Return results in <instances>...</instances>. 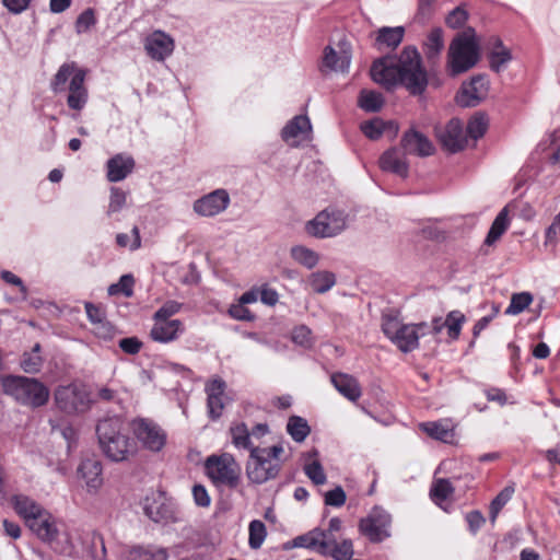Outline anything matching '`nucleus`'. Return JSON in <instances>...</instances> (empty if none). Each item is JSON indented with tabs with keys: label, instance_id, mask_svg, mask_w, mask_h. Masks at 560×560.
Here are the masks:
<instances>
[{
	"label": "nucleus",
	"instance_id": "nucleus-1",
	"mask_svg": "<svg viewBox=\"0 0 560 560\" xmlns=\"http://www.w3.org/2000/svg\"><path fill=\"white\" fill-rule=\"evenodd\" d=\"M371 77L375 83L387 90L400 83L413 95L422 94L428 85L420 54L412 46L404 48L397 62L389 57L374 61Z\"/></svg>",
	"mask_w": 560,
	"mask_h": 560
},
{
	"label": "nucleus",
	"instance_id": "nucleus-2",
	"mask_svg": "<svg viewBox=\"0 0 560 560\" xmlns=\"http://www.w3.org/2000/svg\"><path fill=\"white\" fill-rule=\"evenodd\" d=\"M96 434L101 451L112 462H126L137 454V444L125 432L119 418L101 420L96 425Z\"/></svg>",
	"mask_w": 560,
	"mask_h": 560
},
{
	"label": "nucleus",
	"instance_id": "nucleus-3",
	"mask_svg": "<svg viewBox=\"0 0 560 560\" xmlns=\"http://www.w3.org/2000/svg\"><path fill=\"white\" fill-rule=\"evenodd\" d=\"M1 384L3 393L21 406L36 409L45 406L49 400V388L37 378L7 375L2 377Z\"/></svg>",
	"mask_w": 560,
	"mask_h": 560
},
{
	"label": "nucleus",
	"instance_id": "nucleus-4",
	"mask_svg": "<svg viewBox=\"0 0 560 560\" xmlns=\"http://www.w3.org/2000/svg\"><path fill=\"white\" fill-rule=\"evenodd\" d=\"M480 58V46L474 28H466L457 34L447 51V70L456 77L470 70Z\"/></svg>",
	"mask_w": 560,
	"mask_h": 560
},
{
	"label": "nucleus",
	"instance_id": "nucleus-5",
	"mask_svg": "<svg viewBox=\"0 0 560 560\" xmlns=\"http://www.w3.org/2000/svg\"><path fill=\"white\" fill-rule=\"evenodd\" d=\"M86 71L78 68L74 62L63 63L50 82L54 93L65 91V84L69 80L67 105L70 109L81 112L89 101V92L85 86Z\"/></svg>",
	"mask_w": 560,
	"mask_h": 560
},
{
	"label": "nucleus",
	"instance_id": "nucleus-6",
	"mask_svg": "<svg viewBox=\"0 0 560 560\" xmlns=\"http://www.w3.org/2000/svg\"><path fill=\"white\" fill-rule=\"evenodd\" d=\"M28 528L38 539L50 546L60 555L70 556L73 552V544L65 524L45 510L32 522Z\"/></svg>",
	"mask_w": 560,
	"mask_h": 560
},
{
	"label": "nucleus",
	"instance_id": "nucleus-7",
	"mask_svg": "<svg viewBox=\"0 0 560 560\" xmlns=\"http://www.w3.org/2000/svg\"><path fill=\"white\" fill-rule=\"evenodd\" d=\"M283 452L282 445L253 448L246 463L248 480L255 485H262L275 479L281 469L280 456Z\"/></svg>",
	"mask_w": 560,
	"mask_h": 560
},
{
	"label": "nucleus",
	"instance_id": "nucleus-8",
	"mask_svg": "<svg viewBox=\"0 0 560 560\" xmlns=\"http://www.w3.org/2000/svg\"><path fill=\"white\" fill-rule=\"evenodd\" d=\"M382 331L402 352L413 351L419 347V338L429 332L427 323L404 324L395 314L382 316Z\"/></svg>",
	"mask_w": 560,
	"mask_h": 560
},
{
	"label": "nucleus",
	"instance_id": "nucleus-9",
	"mask_svg": "<svg viewBox=\"0 0 560 560\" xmlns=\"http://www.w3.org/2000/svg\"><path fill=\"white\" fill-rule=\"evenodd\" d=\"M207 476L217 487L236 488L241 478V466L229 453L211 455L206 459Z\"/></svg>",
	"mask_w": 560,
	"mask_h": 560
},
{
	"label": "nucleus",
	"instance_id": "nucleus-10",
	"mask_svg": "<svg viewBox=\"0 0 560 560\" xmlns=\"http://www.w3.org/2000/svg\"><path fill=\"white\" fill-rule=\"evenodd\" d=\"M348 224V215L345 211L327 208L310 220L305 230L307 234L317 238L335 237L343 232Z\"/></svg>",
	"mask_w": 560,
	"mask_h": 560
},
{
	"label": "nucleus",
	"instance_id": "nucleus-11",
	"mask_svg": "<svg viewBox=\"0 0 560 560\" xmlns=\"http://www.w3.org/2000/svg\"><path fill=\"white\" fill-rule=\"evenodd\" d=\"M56 407L67 415L83 413L91 407L86 387L80 383L58 386L54 393Z\"/></svg>",
	"mask_w": 560,
	"mask_h": 560
},
{
	"label": "nucleus",
	"instance_id": "nucleus-12",
	"mask_svg": "<svg viewBox=\"0 0 560 560\" xmlns=\"http://www.w3.org/2000/svg\"><path fill=\"white\" fill-rule=\"evenodd\" d=\"M392 516L380 506L371 510L359 523V530L371 542H381L390 536Z\"/></svg>",
	"mask_w": 560,
	"mask_h": 560
},
{
	"label": "nucleus",
	"instance_id": "nucleus-13",
	"mask_svg": "<svg viewBox=\"0 0 560 560\" xmlns=\"http://www.w3.org/2000/svg\"><path fill=\"white\" fill-rule=\"evenodd\" d=\"M132 431L137 440L143 445V447L152 452H159L165 445L166 434L156 423L150 420H133Z\"/></svg>",
	"mask_w": 560,
	"mask_h": 560
},
{
	"label": "nucleus",
	"instance_id": "nucleus-14",
	"mask_svg": "<svg viewBox=\"0 0 560 560\" xmlns=\"http://www.w3.org/2000/svg\"><path fill=\"white\" fill-rule=\"evenodd\" d=\"M147 55L155 61H164L175 48L174 38L161 30L149 34L143 43Z\"/></svg>",
	"mask_w": 560,
	"mask_h": 560
},
{
	"label": "nucleus",
	"instance_id": "nucleus-15",
	"mask_svg": "<svg viewBox=\"0 0 560 560\" xmlns=\"http://www.w3.org/2000/svg\"><path fill=\"white\" fill-rule=\"evenodd\" d=\"M435 133L442 147L448 152H458L467 144V137L458 119H451L444 127H438Z\"/></svg>",
	"mask_w": 560,
	"mask_h": 560
},
{
	"label": "nucleus",
	"instance_id": "nucleus-16",
	"mask_svg": "<svg viewBox=\"0 0 560 560\" xmlns=\"http://www.w3.org/2000/svg\"><path fill=\"white\" fill-rule=\"evenodd\" d=\"M230 205V196L225 189H215L194 202V211L201 217H214L223 212Z\"/></svg>",
	"mask_w": 560,
	"mask_h": 560
},
{
	"label": "nucleus",
	"instance_id": "nucleus-17",
	"mask_svg": "<svg viewBox=\"0 0 560 560\" xmlns=\"http://www.w3.org/2000/svg\"><path fill=\"white\" fill-rule=\"evenodd\" d=\"M489 81L485 75H476L469 82L463 83L457 103L464 107L478 105L488 94Z\"/></svg>",
	"mask_w": 560,
	"mask_h": 560
},
{
	"label": "nucleus",
	"instance_id": "nucleus-18",
	"mask_svg": "<svg viewBox=\"0 0 560 560\" xmlns=\"http://www.w3.org/2000/svg\"><path fill=\"white\" fill-rule=\"evenodd\" d=\"M312 132V125L307 116L299 115L293 117L283 127L281 137L291 147H298L302 141L308 140Z\"/></svg>",
	"mask_w": 560,
	"mask_h": 560
},
{
	"label": "nucleus",
	"instance_id": "nucleus-19",
	"mask_svg": "<svg viewBox=\"0 0 560 560\" xmlns=\"http://www.w3.org/2000/svg\"><path fill=\"white\" fill-rule=\"evenodd\" d=\"M153 322L150 337L160 343L175 341L185 330L184 324L179 319L153 318Z\"/></svg>",
	"mask_w": 560,
	"mask_h": 560
},
{
	"label": "nucleus",
	"instance_id": "nucleus-20",
	"mask_svg": "<svg viewBox=\"0 0 560 560\" xmlns=\"http://www.w3.org/2000/svg\"><path fill=\"white\" fill-rule=\"evenodd\" d=\"M400 143L407 154L429 156L434 153L433 143L423 133L416 129L406 131Z\"/></svg>",
	"mask_w": 560,
	"mask_h": 560
},
{
	"label": "nucleus",
	"instance_id": "nucleus-21",
	"mask_svg": "<svg viewBox=\"0 0 560 560\" xmlns=\"http://www.w3.org/2000/svg\"><path fill=\"white\" fill-rule=\"evenodd\" d=\"M78 472L85 481L89 493H96L103 486V466L96 458H85L81 462Z\"/></svg>",
	"mask_w": 560,
	"mask_h": 560
},
{
	"label": "nucleus",
	"instance_id": "nucleus-22",
	"mask_svg": "<svg viewBox=\"0 0 560 560\" xmlns=\"http://www.w3.org/2000/svg\"><path fill=\"white\" fill-rule=\"evenodd\" d=\"M405 150L390 148L385 151L378 161L382 171L394 173L400 177H407L409 165L406 160Z\"/></svg>",
	"mask_w": 560,
	"mask_h": 560
},
{
	"label": "nucleus",
	"instance_id": "nucleus-23",
	"mask_svg": "<svg viewBox=\"0 0 560 560\" xmlns=\"http://www.w3.org/2000/svg\"><path fill=\"white\" fill-rule=\"evenodd\" d=\"M225 383L221 378H213L206 385L207 406L212 419L221 417L224 409Z\"/></svg>",
	"mask_w": 560,
	"mask_h": 560
},
{
	"label": "nucleus",
	"instance_id": "nucleus-24",
	"mask_svg": "<svg viewBox=\"0 0 560 560\" xmlns=\"http://www.w3.org/2000/svg\"><path fill=\"white\" fill-rule=\"evenodd\" d=\"M143 510L153 522H164L172 517V508L162 493H153L144 499Z\"/></svg>",
	"mask_w": 560,
	"mask_h": 560
},
{
	"label": "nucleus",
	"instance_id": "nucleus-25",
	"mask_svg": "<svg viewBox=\"0 0 560 560\" xmlns=\"http://www.w3.org/2000/svg\"><path fill=\"white\" fill-rule=\"evenodd\" d=\"M11 503L14 511L25 521L27 526L46 510L33 499L23 494L13 495Z\"/></svg>",
	"mask_w": 560,
	"mask_h": 560
},
{
	"label": "nucleus",
	"instance_id": "nucleus-26",
	"mask_svg": "<svg viewBox=\"0 0 560 560\" xmlns=\"http://www.w3.org/2000/svg\"><path fill=\"white\" fill-rule=\"evenodd\" d=\"M135 160L125 154H116L107 161V179L117 183L125 179L133 170Z\"/></svg>",
	"mask_w": 560,
	"mask_h": 560
},
{
	"label": "nucleus",
	"instance_id": "nucleus-27",
	"mask_svg": "<svg viewBox=\"0 0 560 560\" xmlns=\"http://www.w3.org/2000/svg\"><path fill=\"white\" fill-rule=\"evenodd\" d=\"M331 383L342 396L351 401H357L361 397V388L358 381L349 374H332Z\"/></svg>",
	"mask_w": 560,
	"mask_h": 560
},
{
	"label": "nucleus",
	"instance_id": "nucleus-28",
	"mask_svg": "<svg viewBox=\"0 0 560 560\" xmlns=\"http://www.w3.org/2000/svg\"><path fill=\"white\" fill-rule=\"evenodd\" d=\"M353 553V544L350 539L337 542L336 539L328 537L327 541L322 544V555L329 556L334 560H350Z\"/></svg>",
	"mask_w": 560,
	"mask_h": 560
},
{
	"label": "nucleus",
	"instance_id": "nucleus-29",
	"mask_svg": "<svg viewBox=\"0 0 560 560\" xmlns=\"http://www.w3.org/2000/svg\"><path fill=\"white\" fill-rule=\"evenodd\" d=\"M350 61L351 55L348 49L341 48L340 51H336L330 46L325 48L323 62L330 70L345 72L348 70Z\"/></svg>",
	"mask_w": 560,
	"mask_h": 560
},
{
	"label": "nucleus",
	"instance_id": "nucleus-30",
	"mask_svg": "<svg viewBox=\"0 0 560 560\" xmlns=\"http://www.w3.org/2000/svg\"><path fill=\"white\" fill-rule=\"evenodd\" d=\"M444 49L443 30L433 28L423 43V52L429 62L434 63Z\"/></svg>",
	"mask_w": 560,
	"mask_h": 560
},
{
	"label": "nucleus",
	"instance_id": "nucleus-31",
	"mask_svg": "<svg viewBox=\"0 0 560 560\" xmlns=\"http://www.w3.org/2000/svg\"><path fill=\"white\" fill-rule=\"evenodd\" d=\"M327 533L324 529L314 528L308 533L293 539L294 547L315 549L322 555V544L327 541Z\"/></svg>",
	"mask_w": 560,
	"mask_h": 560
},
{
	"label": "nucleus",
	"instance_id": "nucleus-32",
	"mask_svg": "<svg viewBox=\"0 0 560 560\" xmlns=\"http://www.w3.org/2000/svg\"><path fill=\"white\" fill-rule=\"evenodd\" d=\"M512 59L510 49L498 37L493 38V47L489 54L490 68L500 72Z\"/></svg>",
	"mask_w": 560,
	"mask_h": 560
},
{
	"label": "nucleus",
	"instance_id": "nucleus-33",
	"mask_svg": "<svg viewBox=\"0 0 560 560\" xmlns=\"http://www.w3.org/2000/svg\"><path fill=\"white\" fill-rule=\"evenodd\" d=\"M405 30L401 26L396 27H382L376 37L378 49L390 48L395 49L402 40Z\"/></svg>",
	"mask_w": 560,
	"mask_h": 560
},
{
	"label": "nucleus",
	"instance_id": "nucleus-34",
	"mask_svg": "<svg viewBox=\"0 0 560 560\" xmlns=\"http://www.w3.org/2000/svg\"><path fill=\"white\" fill-rule=\"evenodd\" d=\"M420 428L431 438L448 442L454 438V431L447 421L424 422Z\"/></svg>",
	"mask_w": 560,
	"mask_h": 560
},
{
	"label": "nucleus",
	"instance_id": "nucleus-35",
	"mask_svg": "<svg viewBox=\"0 0 560 560\" xmlns=\"http://www.w3.org/2000/svg\"><path fill=\"white\" fill-rule=\"evenodd\" d=\"M308 283L316 293H325L336 284V276L331 271L319 270L311 273Z\"/></svg>",
	"mask_w": 560,
	"mask_h": 560
},
{
	"label": "nucleus",
	"instance_id": "nucleus-36",
	"mask_svg": "<svg viewBox=\"0 0 560 560\" xmlns=\"http://www.w3.org/2000/svg\"><path fill=\"white\" fill-rule=\"evenodd\" d=\"M454 492V488L448 479L440 478L436 479L430 489V497L432 501L440 508L446 511L443 503L451 498Z\"/></svg>",
	"mask_w": 560,
	"mask_h": 560
},
{
	"label": "nucleus",
	"instance_id": "nucleus-37",
	"mask_svg": "<svg viewBox=\"0 0 560 560\" xmlns=\"http://www.w3.org/2000/svg\"><path fill=\"white\" fill-rule=\"evenodd\" d=\"M290 253L298 264L307 269H313L319 261V254L303 245L293 246Z\"/></svg>",
	"mask_w": 560,
	"mask_h": 560
},
{
	"label": "nucleus",
	"instance_id": "nucleus-38",
	"mask_svg": "<svg viewBox=\"0 0 560 560\" xmlns=\"http://www.w3.org/2000/svg\"><path fill=\"white\" fill-rule=\"evenodd\" d=\"M230 432L232 436V443L235 447L247 450L249 453L253 448L257 447L253 445L250 440V432L244 422L233 424L230 429Z\"/></svg>",
	"mask_w": 560,
	"mask_h": 560
},
{
	"label": "nucleus",
	"instance_id": "nucleus-39",
	"mask_svg": "<svg viewBox=\"0 0 560 560\" xmlns=\"http://www.w3.org/2000/svg\"><path fill=\"white\" fill-rule=\"evenodd\" d=\"M287 432L293 441L302 443L311 432L307 421L299 416H291L287 423Z\"/></svg>",
	"mask_w": 560,
	"mask_h": 560
},
{
	"label": "nucleus",
	"instance_id": "nucleus-40",
	"mask_svg": "<svg viewBox=\"0 0 560 560\" xmlns=\"http://www.w3.org/2000/svg\"><path fill=\"white\" fill-rule=\"evenodd\" d=\"M508 226H509L508 209L503 208L499 212L497 218L494 219V221L488 232L485 243L487 245H492L493 243H495L502 236V234L506 231Z\"/></svg>",
	"mask_w": 560,
	"mask_h": 560
},
{
	"label": "nucleus",
	"instance_id": "nucleus-41",
	"mask_svg": "<svg viewBox=\"0 0 560 560\" xmlns=\"http://www.w3.org/2000/svg\"><path fill=\"white\" fill-rule=\"evenodd\" d=\"M130 560H167V552L163 548L135 547L129 552Z\"/></svg>",
	"mask_w": 560,
	"mask_h": 560
},
{
	"label": "nucleus",
	"instance_id": "nucleus-42",
	"mask_svg": "<svg viewBox=\"0 0 560 560\" xmlns=\"http://www.w3.org/2000/svg\"><path fill=\"white\" fill-rule=\"evenodd\" d=\"M40 346L36 343L31 352H25L21 360V368L25 373L34 374L40 371L43 359L39 354Z\"/></svg>",
	"mask_w": 560,
	"mask_h": 560
},
{
	"label": "nucleus",
	"instance_id": "nucleus-43",
	"mask_svg": "<svg viewBox=\"0 0 560 560\" xmlns=\"http://www.w3.org/2000/svg\"><path fill=\"white\" fill-rule=\"evenodd\" d=\"M383 103L384 100L377 92L363 90L360 93L359 105L365 112H378L382 108Z\"/></svg>",
	"mask_w": 560,
	"mask_h": 560
},
{
	"label": "nucleus",
	"instance_id": "nucleus-44",
	"mask_svg": "<svg viewBox=\"0 0 560 560\" xmlns=\"http://www.w3.org/2000/svg\"><path fill=\"white\" fill-rule=\"evenodd\" d=\"M248 545L252 549H258L261 547L266 536L267 530L265 524L259 520H254L249 523L248 527Z\"/></svg>",
	"mask_w": 560,
	"mask_h": 560
},
{
	"label": "nucleus",
	"instance_id": "nucleus-45",
	"mask_svg": "<svg viewBox=\"0 0 560 560\" xmlns=\"http://www.w3.org/2000/svg\"><path fill=\"white\" fill-rule=\"evenodd\" d=\"M533 302V295L528 292L514 293L510 305L505 310L508 315H517L527 308Z\"/></svg>",
	"mask_w": 560,
	"mask_h": 560
},
{
	"label": "nucleus",
	"instance_id": "nucleus-46",
	"mask_svg": "<svg viewBox=\"0 0 560 560\" xmlns=\"http://www.w3.org/2000/svg\"><path fill=\"white\" fill-rule=\"evenodd\" d=\"M488 128V118L485 114L478 113L467 124V133L474 140L481 138Z\"/></svg>",
	"mask_w": 560,
	"mask_h": 560
},
{
	"label": "nucleus",
	"instance_id": "nucleus-47",
	"mask_svg": "<svg viewBox=\"0 0 560 560\" xmlns=\"http://www.w3.org/2000/svg\"><path fill=\"white\" fill-rule=\"evenodd\" d=\"M464 322L465 316L459 311H452L447 314L446 318L444 319V324H446L447 334L451 339L455 340L458 338L462 330V324Z\"/></svg>",
	"mask_w": 560,
	"mask_h": 560
},
{
	"label": "nucleus",
	"instance_id": "nucleus-48",
	"mask_svg": "<svg viewBox=\"0 0 560 560\" xmlns=\"http://www.w3.org/2000/svg\"><path fill=\"white\" fill-rule=\"evenodd\" d=\"M127 203V192L118 187L110 188L109 203L107 208V215L110 217L124 209Z\"/></svg>",
	"mask_w": 560,
	"mask_h": 560
},
{
	"label": "nucleus",
	"instance_id": "nucleus-49",
	"mask_svg": "<svg viewBox=\"0 0 560 560\" xmlns=\"http://www.w3.org/2000/svg\"><path fill=\"white\" fill-rule=\"evenodd\" d=\"M514 492L513 488H504L491 502L490 505V520L493 523L501 511V509L510 501Z\"/></svg>",
	"mask_w": 560,
	"mask_h": 560
},
{
	"label": "nucleus",
	"instance_id": "nucleus-50",
	"mask_svg": "<svg viewBox=\"0 0 560 560\" xmlns=\"http://www.w3.org/2000/svg\"><path fill=\"white\" fill-rule=\"evenodd\" d=\"M304 472L314 485H324L327 480L323 466L316 459L304 465Z\"/></svg>",
	"mask_w": 560,
	"mask_h": 560
},
{
	"label": "nucleus",
	"instance_id": "nucleus-51",
	"mask_svg": "<svg viewBox=\"0 0 560 560\" xmlns=\"http://www.w3.org/2000/svg\"><path fill=\"white\" fill-rule=\"evenodd\" d=\"M133 278L131 275H124L120 277L119 281L117 283H114L109 285L108 293L110 295L122 293L126 296H131L133 291Z\"/></svg>",
	"mask_w": 560,
	"mask_h": 560
},
{
	"label": "nucleus",
	"instance_id": "nucleus-52",
	"mask_svg": "<svg viewBox=\"0 0 560 560\" xmlns=\"http://www.w3.org/2000/svg\"><path fill=\"white\" fill-rule=\"evenodd\" d=\"M385 124L380 118H374L361 125L362 132L371 140L378 139L384 131Z\"/></svg>",
	"mask_w": 560,
	"mask_h": 560
},
{
	"label": "nucleus",
	"instance_id": "nucleus-53",
	"mask_svg": "<svg viewBox=\"0 0 560 560\" xmlns=\"http://www.w3.org/2000/svg\"><path fill=\"white\" fill-rule=\"evenodd\" d=\"M346 499H347V495H346L345 490L338 486L335 489L327 491L325 493L324 501H325L326 505L340 508L345 504Z\"/></svg>",
	"mask_w": 560,
	"mask_h": 560
},
{
	"label": "nucleus",
	"instance_id": "nucleus-54",
	"mask_svg": "<svg viewBox=\"0 0 560 560\" xmlns=\"http://www.w3.org/2000/svg\"><path fill=\"white\" fill-rule=\"evenodd\" d=\"M96 22L94 11L92 9L84 10L77 19L75 30L78 33H84L90 30Z\"/></svg>",
	"mask_w": 560,
	"mask_h": 560
},
{
	"label": "nucleus",
	"instance_id": "nucleus-55",
	"mask_svg": "<svg viewBox=\"0 0 560 560\" xmlns=\"http://www.w3.org/2000/svg\"><path fill=\"white\" fill-rule=\"evenodd\" d=\"M182 308V304L176 301L165 302L153 315V318L172 319Z\"/></svg>",
	"mask_w": 560,
	"mask_h": 560
},
{
	"label": "nucleus",
	"instance_id": "nucleus-56",
	"mask_svg": "<svg viewBox=\"0 0 560 560\" xmlns=\"http://www.w3.org/2000/svg\"><path fill=\"white\" fill-rule=\"evenodd\" d=\"M292 340L294 343L302 347H311L312 346V331L306 326H299L294 328L292 332Z\"/></svg>",
	"mask_w": 560,
	"mask_h": 560
},
{
	"label": "nucleus",
	"instance_id": "nucleus-57",
	"mask_svg": "<svg viewBox=\"0 0 560 560\" xmlns=\"http://www.w3.org/2000/svg\"><path fill=\"white\" fill-rule=\"evenodd\" d=\"M229 314L231 317L237 320H253L255 316L253 313L242 303L237 302L236 304H233L229 308Z\"/></svg>",
	"mask_w": 560,
	"mask_h": 560
},
{
	"label": "nucleus",
	"instance_id": "nucleus-58",
	"mask_svg": "<svg viewBox=\"0 0 560 560\" xmlns=\"http://www.w3.org/2000/svg\"><path fill=\"white\" fill-rule=\"evenodd\" d=\"M93 332L101 339L109 340L115 335V328L110 323L104 319L100 322V324L93 325Z\"/></svg>",
	"mask_w": 560,
	"mask_h": 560
},
{
	"label": "nucleus",
	"instance_id": "nucleus-59",
	"mask_svg": "<svg viewBox=\"0 0 560 560\" xmlns=\"http://www.w3.org/2000/svg\"><path fill=\"white\" fill-rule=\"evenodd\" d=\"M119 348L127 354H137L142 348V342L137 337H128L119 340Z\"/></svg>",
	"mask_w": 560,
	"mask_h": 560
},
{
	"label": "nucleus",
	"instance_id": "nucleus-60",
	"mask_svg": "<svg viewBox=\"0 0 560 560\" xmlns=\"http://www.w3.org/2000/svg\"><path fill=\"white\" fill-rule=\"evenodd\" d=\"M467 20V12L462 8L454 9L446 18V24L452 28L460 27Z\"/></svg>",
	"mask_w": 560,
	"mask_h": 560
},
{
	"label": "nucleus",
	"instance_id": "nucleus-61",
	"mask_svg": "<svg viewBox=\"0 0 560 560\" xmlns=\"http://www.w3.org/2000/svg\"><path fill=\"white\" fill-rule=\"evenodd\" d=\"M194 501L198 506L208 508L211 503L207 489L201 485H195L192 488Z\"/></svg>",
	"mask_w": 560,
	"mask_h": 560
},
{
	"label": "nucleus",
	"instance_id": "nucleus-62",
	"mask_svg": "<svg viewBox=\"0 0 560 560\" xmlns=\"http://www.w3.org/2000/svg\"><path fill=\"white\" fill-rule=\"evenodd\" d=\"M560 241V213L546 231V243L556 244Z\"/></svg>",
	"mask_w": 560,
	"mask_h": 560
},
{
	"label": "nucleus",
	"instance_id": "nucleus-63",
	"mask_svg": "<svg viewBox=\"0 0 560 560\" xmlns=\"http://www.w3.org/2000/svg\"><path fill=\"white\" fill-rule=\"evenodd\" d=\"M85 312L92 325L100 324V322L105 319V315L102 308L90 302L85 303Z\"/></svg>",
	"mask_w": 560,
	"mask_h": 560
},
{
	"label": "nucleus",
	"instance_id": "nucleus-64",
	"mask_svg": "<svg viewBox=\"0 0 560 560\" xmlns=\"http://www.w3.org/2000/svg\"><path fill=\"white\" fill-rule=\"evenodd\" d=\"M466 521L471 533L476 534L485 524V517L479 511H471L466 515Z\"/></svg>",
	"mask_w": 560,
	"mask_h": 560
}]
</instances>
